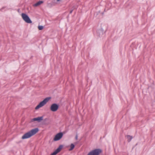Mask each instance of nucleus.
I'll list each match as a JSON object with an SVG mask.
<instances>
[{"label": "nucleus", "instance_id": "nucleus-1", "mask_svg": "<svg viewBox=\"0 0 155 155\" xmlns=\"http://www.w3.org/2000/svg\"><path fill=\"white\" fill-rule=\"evenodd\" d=\"M38 131L39 129L38 128L33 129L24 134L22 137L21 139H25L29 138L35 134Z\"/></svg>", "mask_w": 155, "mask_h": 155}, {"label": "nucleus", "instance_id": "nucleus-2", "mask_svg": "<svg viewBox=\"0 0 155 155\" xmlns=\"http://www.w3.org/2000/svg\"><path fill=\"white\" fill-rule=\"evenodd\" d=\"M106 26L101 25V28L97 31V35L99 37H101L105 34L107 31Z\"/></svg>", "mask_w": 155, "mask_h": 155}, {"label": "nucleus", "instance_id": "nucleus-3", "mask_svg": "<svg viewBox=\"0 0 155 155\" xmlns=\"http://www.w3.org/2000/svg\"><path fill=\"white\" fill-rule=\"evenodd\" d=\"M51 97H47L45 98L42 101L40 102V103L35 107V109L38 110L40 108L43 106L47 103L51 99Z\"/></svg>", "mask_w": 155, "mask_h": 155}, {"label": "nucleus", "instance_id": "nucleus-4", "mask_svg": "<svg viewBox=\"0 0 155 155\" xmlns=\"http://www.w3.org/2000/svg\"><path fill=\"white\" fill-rule=\"evenodd\" d=\"M102 152L100 149H96L90 151L87 155H99Z\"/></svg>", "mask_w": 155, "mask_h": 155}, {"label": "nucleus", "instance_id": "nucleus-5", "mask_svg": "<svg viewBox=\"0 0 155 155\" xmlns=\"http://www.w3.org/2000/svg\"><path fill=\"white\" fill-rule=\"evenodd\" d=\"M21 16L23 20L27 23L31 24L32 21L31 20L28 15L24 13H22Z\"/></svg>", "mask_w": 155, "mask_h": 155}, {"label": "nucleus", "instance_id": "nucleus-6", "mask_svg": "<svg viewBox=\"0 0 155 155\" xmlns=\"http://www.w3.org/2000/svg\"><path fill=\"white\" fill-rule=\"evenodd\" d=\"M63 134L62 132H59L57 134L54 138L52 142L60 140L63 137Z\"/></svg>", "mask_w": 155, "mask_h": 155}, {"label": "nucleus", "instance_id": "nucleus-7", "mask_svg": "<svg viewBox=\"0 0 155 155\" xmlns=\"http://www.w3.org/2000/svg\"><path fill=\"white\" fill-rule=\"evenodd\" d=\"M59 107V105L56 103L52 104L50 107V110L52 112H55L57 110Z\"/></svg>", "mask_w": 155, "mask_h": 155}, {"label": "nucleus", "instance_id": "nucleus-8", "mask_svg": "<svg viewBox=\"0 0 155 155\" xmlns=\"http://www.w3.org/2000/svg\"><path fill=\"white\" fill-rule=\"evenodd\" d=\"M43 120V116L40 117H37L32 118L31 120V122H33L34 121H37L38 122H40L41 120Z\"/></svg>", "mask_w": 155, "mask_h": 155}, {"label": "nucleus", "instance_id": "nucleus-9", "mask_svg": "<svg viewBox=\"0 0 155 155\" xmlns=\"http://www.w3.org/2000/svg\"><path fill=\"white\" fill-rule=\"evenodd\" d=\"M78 142H74V143H71L70 146V148L68 149V150L71 151L75 147V145H76Z\"/></svg>", "mask_w": 155, "mask_h": 155}, {"label": "nucleus", "instance_id": "nucleus-10", "mask_svg": "<svg viewBox=\"0 0 155 155\" xmlns=\"http://www.w3.org/2000/svg\"><path fill=\"white\" fill-rule=\"evenodd\" d=\"M43 3V1H39L38 2H37V3L34 4L33 5L34 6L36 7L37 6Z\"/></svg>", "mask_w": 155, "mask_h": 155}, {"label": "nucleus", "instance_id": "nucleus-11", "mask_svg": "<svg viewBox=\"0 0 155 155\" xmlns=\"http://www.w3.org/2000/svg\"><path fill=\"white\" fill-rule=\"evenodd\" d=\"M63 147V146L62 145H61L55 150L58 153L61 151Z\"/></svg>", "mask_w": 155, "mask_h": 155}, {"label": "nucleus", "instance_id": "nucleus-12", "mask_svg": "<svg viewBox=\"0 0 155 155\" xmlns=\"http://www.w3.org/2000/svg\"><path fill=\"white\" fill-rule=\"evenodd\" d=\"M126 136L128 142H130L133 138L132 136H131L130 135H127Z\"/></svg>", "mask_w": 155, "mask_h": 155}, {"label": "nucleus", "instance_id": "nucleus-13", "mask_svg": "<svg viewBox=\"0 0 155 155\" xmlns=\"http://www.w3.org/2000/svg\"><path fill=\"white\" fill-rule=\"evenodd\" d=\"M38 29L40 30H42L44 28V26L42 25H39L38 27Z\"/></svg>", "mask_w": 155, "mask_h": 155}, {"label": "nucleus", "instance_id": "nucleus-14", "mask_svg": "<svg viewBox=\"0 0 155 155\" xmlns=\"http://www.w3.org/2000/svg\"><path fill=\"white\" fill-rule=\"evenodd\" d=\"M58 153L55 150L53 153H51V155H56Z\"/></svg>", "mask_w": 155, "mask_h": 155}, {"label": "nucleus", "instance_id": "nucleus-15", "mask_svg": "<svg viewBox=\"0 0 155 155\" xmlns=\"http://www.w3.org/2000/svg\"><path fill=\"white\" fill-rule=\"evenodd\" d=\"M6 8V7H3L1 9H0V10L1 11H2V10L5 8Z\"/></svg>", "mask_w": 155, "mask_h": 155}, {"label": "nucleus", "instance_id": "nucleus-16", "mask_svg": "<svg viewBox=\"0 0 155 155\" xmlns=\"http://www.w3.org/2000/svg\"><path fill=\"white\" fill-rule=\"evenodd\" d=\"M78 135L77 134L76 135V136H75V139L76 140H77L78 139Z\"/></svg>", "mask_w": 155, "mask_h": 155}, {"label": "nucleus", "instance_id": "nucleus-17", "mask_svg": "<svg viewBox=\"0 0 155 155\" xmlns=\"http://www.w3.org/2000/svg\"><path fill=\"white\" fill-rule=\"evenodd\" d=\"M73 11V10H72L70 11V13H71Z\"/></svg>", "mask_w": 155, "mask_h": 155}, {"label": "nucleus", "instance_id": "nucleus-18", "mask_svg": "<svg viewBox=\"0 0 155 155\" xmlns=\"http://www.w3.org/2000/svg\"><path fill=\"white\" fill-rule=\"evenodd\" d=\"M104 12H102L101 13V14H102V15H103L104 14Z\"/></svg>", "mask_w": 155, "mask_h": 155}, {"label": "nucleus", "instance_id": "nucleus-19", "mask_svg": "<svg viewBox=\"0 0 155 155\" xmlns=\"http://www.w3.org/2000/svg\"><path fill=\"white\" fill-rule=\"evenodd\" d=\"M60 0H57V2H59L60 1Z\"/></svg>", "mask_w": 155, "mask_h": 155}, {"label": "nucleus", "instance_id": "nucleus-20", "mask_svg": "<svg viewBox=\"0 0 155 155\" xmlns=\"http://www.w3.org/2000/svg\"><path fill=\"white\" fill-rule=\"evenodd\" d=\"M19 10H20V9H19L18 10V12H19Z\"/></svg>", "mask_w": 155, "mask_h": 155}, {"label": "nucleus", "instance_id": "nucleus-21", "mask_svg": "<svg viewBox=\"0 0 155 155\" xmlns=\"http://www.w3.org/2000/svg\"><path fill=\"white\" fill-rule=\"evenodd\" d=\"M98 12H99V13H100V11H99Z\"/></svg>", "mask_w": 155, "mask_h": 155}, {"label": "nucleus", "instance_id": "nucleus-22", "mask_svg": "<svg viewBox=\"0 0 155 155\" xmlns=\"http://www.w3.org/2000/svg\"><path fill=\"white\" fill-rule=\"evenodd\" d=\"M66 18H68V16H67L66 17Z\"/></svg>", "mask_w": 155, "mask_h": 155}]
</instances>
